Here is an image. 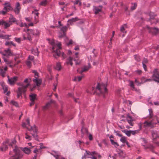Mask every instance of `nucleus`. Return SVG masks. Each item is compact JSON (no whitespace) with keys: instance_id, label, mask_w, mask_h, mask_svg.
<instances>
[{"instance_id":"44","label":"nucleus","mask_w":159,"mask_h":159,"mask_svg":"<svg viewBox=\"0 0 159 159\" xmlns=\"http://www.w3.org/2000/svg\"><path fill=\"white\" fill-rule=\"evenodd\" d=\"M76 58H75L74 59V61H75V63L76 65H77L79 64V62L78 61V59H76L78 58V57L77 56V55L78 54V52H75V53Z\"/></svg>"},{"instance_id":"12","label":"nucleus","mask_w":159,"mask_h":159,"mask_svg":"<svg viewBox=\"0 0 159 159\" xmlns=\"http://www.w3.org/2000/svg\"><path fill=\"white\" fill-rule=\"evenodd\" d=\"M3 57H8L12 55V52L9 48L5 49L2 52Z\"/></svg>"},{"instance_id":"5","label":"nucleus","mask_w":159,"mask_h":159,"mask_svg":"<svg viewBox=\"0 0 159 159\" xmlns=\"http://www.w3.org/2000/svg\"><path fill=\"white\" fill-rule=\"evenodd\" d=\"M27 33L26 34H23V40H28L30 41L32 40V36H38L40 34L39 31L36 29L33 30L28 29Z\"/></svg>"},{"instance_id":"64","label":"nucleus","mask_w":159,"mask_h":159,"mask_svg":"<svg viewBox=\"0 0 159 159\" xmlns=\"http://www.w3.org/2000/svg\"><path fill=\"white\" fill-rule=\"evenodd\" d=\"M148 62V60L147 59L144 58L143 62H142V64H146L147 62Z\"/></svg>"},{"instance_id":"23","label":"nucleus","mask_w":159,"mask_h":159,"mask_svg":"<svg viewBox=\"0 0 159 159\" xmlns=\"http://www.w3.org/2000/svg\"><path fill=\"white\" fill-rule=\"evenodd\" d=\"M64 41L66 45L68 46L73 43V41L72 39H70L69 41L68 38L66 37L64 38Z\"/></svg>"},{"instance_id":"6","label":"nucleus","mask_w":159,"mask_h":159,"mask_svg":"<svg viewBox=\"0 0 159 159\" xmlns=\"http://www.w3.org/2000/svg\"><path fill=\"white\" fill-rule=\"evenodd\" d=\"M4 5L5 6L3 8V10L0 12V14H2L3 15H5L9 11L12 9V8L9 2H5Z\"/></svg>"},{"instance_id":"31","label":"nucleus","mask_w":159,"mask_h":159,"mask_svg":"<svg viewBox=\"0 0 159 159\" xmlns=\"http://www.w3.org/2000/svg\"><path fill=\"white\" fill-rule=\"evenodd\" d=\"M5 45L6 46H10L11 45L15 47L16 45L11 41H6L5 43Z\"/></svg>"},{"instance_id":"19","label":"nucleus","mask_w":159,"mask_h":159,"mask_svg":"<svg viewBox=\"0 0 159 159\" xmlns=\"http://www.w3.org/2000/svg\"><path fill=\"white\" fill-rule=\"evenodd\" d=\"M78 20L77 17H75L74 18H72L71 19H69L67 21V26H69L70 25H73V23L77 21Z\"/></svg>"},{"instance_id":"25","label":"nucleus","mask_w":159,"mask_h":159,"mask_svg":"<svg viewBox=\"0 0 159 159\" xmlns=\"http://www.w3.org/2000/svg\"><path fill=\"white\" fill-rule=\"evenodd\" d=\"M152 135L153 141H154V140L156 139L159 138V136L157 134V131H153L152 132Z\"/></svg>"},{"instance_id":"58","label":"nucleus","mask_w":159,"mask_h":159,"mask_svg":"<svg viewBox=\"0 0 159 159\" xmlns=\"http://www.w3.org/2000/svg\"><path fill=\"white\" fill-rule=\"evenodd\" d=\"M34 57L32 56H29L28 57V60L31 61H32L34 60Z\"/></svg>"},{"instance_id":"18","label":"nucleus","mask_w":159,"mask_h":159,"mask_svg":"<svg viewBox=\"0 0 159 159\" xmlns=\"http://www.w3.org/2000/svg\"><path fill=\"white\" fill-rule=\"evenodd\" d=\"M30 79L29 80L28 79L26 78L24 80L23 83H18L17 84L18 85L20 86V87H22L23 85H25L28 84V86L26 87L27 88L30 85Z\"/></svg>"},{"instance_id":"11","label":"nucleus","mask_w":159,"mask_h":159,"mask_svg":"<svg viewBox=\"0 0 159 159\" xmlns=\"http://www.w3.org/2000/svg\"><path fill=\"white\" fill-rule=\"evenodd\" d=\"M152 77L154 78V81L159 83V72L157 69H155L153 71Z\"/></svg>"},{"instance_id":"21","label":"nucleus","mask_w":159,"mask_h":159,"mask_svg":"<svg viewBox=\"0 0 159 159\" xmlns=\"http://www.w3.org/2000/svg\"><path fill=\"white\" fill-rule=\"evenodd\" d=\"M68 28H69V27L66 25V26L62 27L61 28V30L62 32V34L61 35H59V38H61L62 37L65 36V32L66 31L67 29Z\"/></svg>"},{"instance_id":"27","label":"nucleus","mask_w":159,"mask_h":159,"mask_svg":"<svg viewBox=\"0 0 159 159\" xmlns=\"http://www.w3.org/2000/svg\"><path fill=\"white\" fill-rule=\"evenodd\" d=\"M8 21L11 25L13 23L16 21V20L13 16H11L9 18Z\"/></svg>"},{"instance_id":"37","label":"nucleus","mask_w":159,"mask_h":159,"mask_svg":"<svg viewBox=\"0 0 159 159\" xmlns=\"http://www.w3.org/2000/svg\"><path fill=\"white\" fill-rule=\"evenodd\" d=\"M129 85L133 89L132 90H135V91H136L137 89H135L134 87V82H133V81L130 80H129Z\"/></svg>"},{"instance_id":"34","label":"nucleus","mask_w":159,"mask_h":159,"mask_svg":"<svg viewBox=\"0 0 159 159\" xmlns=\"http://www.w3.org/2000/svg\"><path fill=\"white\" fill-rule=\"evenodd\" d=\"M110 141L111 144L113 145L115 147L117 148L119 146V145L116 142H115L112 139H110Z\"/></svg>"},{"instance_id":"47","label":"nucleus","mask_w":159,"mask_h":159,"mask_svg":"<svg viewBox=\"0 0 159 159\" xmlns=\"http://www.w3.org/2000/svg\"><path fill=\"white\" fill-rule=\"evenodd\" d=\"M137 6V4L135 3H134L132 4V6L131 7V10H134L136 8Z\"/></svg>"},{"instance_id":"52","label":"nucleus","mask_w":159,"mask_h":159,"mask_svg":"<svg viewBox=\"0 0 159 159\" xmlns=\"http://www.w3.org/2000/svg\"><path fill=\"white\" fill-rule=\"evenodd\" d=\"M25 138L26 139H28L29 140H30L31 139V137L30 136H29L28 135L27 133H26L25 134Z\"/></svg>"},{"instance_id":"22","label":"nucleus","mask_w":159,"mask_h":159,"mask_svg":"<svg viewBox=\"0 0 159 159\" xmlns=\"http://www.w3.org/2000/svg\"><path fill=\"white\" fill-rule=\"evenodd\" d=\"M102 7L100 6L99 7L94 6L93 10L94 11L95 13L97 14L101 11Z\"/></svg>"},{"instance_id":"51","label":"nucleus","mask_w":159,"mask_h":159,"mask_svg":"<svg viewBox=\"0 0 159 159\" xmlns=\"http://www.w3.org/2000/svg\"><path fill=\"white\" fill-rule=\"evenodd\" d=\"M19 26L21 27L24 26L27 27V25L26 23H23L22 22H21L20 23Z\"/></svg>"},{"instance_id":"15","label":"nucleus","mask_w":159,"mask_h":159,"mask_svg":"<svg viewBox=\"0 0 159 159\" xmlns=\"http://www.w3.org/2000/svg\"><path fill=\"white\" fill-rule=\"evenodd\" d=\"M3 25L4 26V28L6 29L9 27L11 25L8 21L7 22L3 20H0V25Z\"/></svg>"},{"instance_id":"50","label":"nucleus","mask_w":159,"mask_h":159,"mask_svg":"<svg viewBox=\"0 0 159 159\" xmlns=\"http://www.w3.org/2000/svg\"><path fill=\"white\" fill-rule=\"evenodd\" d=\"M11 103L13 105H14L16 107H17L18 106V103L14 101H11Z\"/></svg>"},{"instance_id":"45","label":"nucleus","mask_w":159,"mask_h":159,"mask_svg":"<svg viewBox=\"0 0 159 159\" xmlns=\"http://www.w3.org/2000/svg\"><path fill=\"white\" fill-rule=\"evenodd\" d=\"M139 130H131V134L133 135H135L136 134L139 133Z\"/></svg>"},{"instance_id":"53","label":"nucleus","mask_w":159,"mask_h":159,"mask_svg":"<svg viewBox=\"0 0 159 159\" xmlns=\"http://www.w3.org/2000/svg\"><path fill=\"white\" fill-rule=\"evenodd\" d=\"M26 64L29 67H30L31 64V61L28 60L26 62Z\"/></svg>"},{"instance_id":"55","label":"nucleus","mask_w":159,"mask_h":159,"mask_svg":"<svg viewBox=\"0 0 159 159\" xmlns=\"http://www.w3.org/2000/svg\"><path fill=\"white\" fill-rule=\"evenodd\" d=\"M149 16L150 17V19H154V14L152 12L150 13L149 14Z\"/></svg>"},{"instance_id":"35","label":"nucleus","mask_w":159,"mask_h":159,"mask_svg":"<svg viewBox=\"0 0 159 159\" xmlns=\"http://www.w3.org/2000/svg\"><path fill=\"white\" fill-rule=\"evenodd\" d=\"M11 35L0 34V38L5 39H9V37Z\"/></svg>"},{"instance_id":"2","label":"nucleus","mask_w":159,"mask_h":159,"mask_svg":"<svg viewBox=\"0 0 159 159\" xmlns=\"http://www.w3.org/2000/svg\"><path fill=\"white\" fill-rule=\"evenodd\" d=\"M107 85L105 84H100L98 83L97 86L95 88L92 87L91 91L87 90V92L89 94H94L96 93L99 92L100 94L104 98L107 94V90L106 88Z\"/></svg>"},{"instance_id":"17","label":"nucleus","mask_w":159,"mask_h":159,"mask_svg":"<svg viewBox=\"0 0 159 159\" xmlns=\"http://www.w3.org/2000/svg\"><path fill=\"white\" fill-rule=\"evenodd\" d=\"M56 159H66L64 157H61L60 154L58 152H53L51 153Z\"/></svg>"},{"instance_id":"1","label":"nucleus","mask_w":159,"mask_h":159,"mask_svg":"<svg viewBox=\"0 0 159 159\" xmlns=\"http://www.w3.org/2000/svg\"><path fill=\"white\" fill-rule=\"evenodd\" d=\"M16 143L15 139H7L3 143L2 146L0 148V150L2 151L7 150L8 148V145L13 148L14 154L11 156L9 159H21L23 157V155L20 151V147L16 146Z\"/></svg>"},{"instance_id":"48","label":"nucleus","mask_w":159,"mask_h":159,"mask_svg":"<svg viewBox=\"0 0 159 159\" xmlns=\"http://www.w3.org/2000/svg\"><path fill=\"white\" fill-rule=\"evenodd\" d=\"M127 121L129 124L131 126H133L134 125V123L133 122V120H129L128 119H127Z\"/></svg>"},{"instance_id":"42","label":"nucleus","mask_w":159,"mask_h":159,"mask_svg":"<svg viewBox=\"0 0 159 159\" xmlns=\"http://www.w3.org/2000/svg\"><path fill=\"white\" fill-rule=\"evenodd\" d=\"M51 102H48L45 106L43 107V109L44 110L47 109L50 106Z\"/></svg>"},{"instance_id":"30","label":"nucleus","mask_w":159,"mask_h":159,"mask_svg":"<svg viewBox=\"0 0 159 159\" xmlns=\"http://www.w3.org/2000/svg\"><path fill=\"white\" fill-rule=\"evenodd\" d=\"M88 65H89L88 66H84L82 68L80 72L81 73H82L83 72H84L85 71H86L88 70L90 67V64L89 63L88 64Z\"/></svg>"},{"instance_id":"38","label":"nucleus","mask_w":159,"mask_h":159,"mask_svg":"<svg viewBox=\"0 0 159 159\" xmlns=\"http://www.w3.org/2000/svg\"><path fill=\"white\" fill-rule=\"evenodd\" d=\"M148 111H149V114L150 115V117L151 119H157L156 117H153L152 116V109L151 108L149 109H148Z\"/></svg>"},{"instance_id":"63","label":"nucleus","mask_w":159,"mask_h":159,"mask_svg":"<svg viewBox=\"0 0 159 159\" xmlns=\"http://www.w3.org/2000/svg\"><path fill=\"white\" fill-rule=\"evenodd\" d=\"M0 84L1 85L2 88L5 86V83L3 82H2L0 83Z\"/></svg>"},{"instance_id":"36","label":"nucleus","mask_w":159,"mask_h":159,"mask_svg":"<svg viewBox=\"0 0 159 159\" xmlns=\"http://www.w3.org/2000/svg\"><path fill=\"white\" fill-rule=\"evenodd\" d=\"M31 52L34 55L38 56L39 55V52L37 48H36L35 49H32Z\"/></svg>"},{"instance_id":"8","label":"nucleus","mask_w":159,"mask_h":159,"mask_svg":"<svg viewBox=\"0 0 159 159\" xmlns=\"http://www.w3.org/2000/svg\"><path fill=\"white\" fill-rule=\"evenodd\" d=\"M32 72L34 74V78L33 80V82L35 83L37 86L41 84L42 81L40 79H38V73L35 70H33Z\"/></svg>"},{"instance_id":"57","label":"nucleus","mask_w":159,"mask_h":159,"mask_svg":"<svg viewBox=\"0 0 159 159\" xmlns=\"http://www.w3.org/2000/svg\"><path fill=\"white\" fill-rule=\"evenodd\" d=\"M2 88L4 90V93H6L7 91L8 87L7 86H6Z\"/></svg>"},{"instance_id":"10","label":"nucleus","mask_w":159,"mask_h":159,"mask_svg":"<svg viewBox=\"0 0 159 159\" xmlns=\"http://www.w3.org/2000/svg\"><path fill=\"white\" fill-rule=\"evenodd\" d=\"M154 119H151V121H145L144 122V127H153V125L154 124H156L157 123V122H158V121L157 120V122L154 121L153 120Z\"/></svg>"},{"instance_id":"41","label":"nucleus","mask_w":159,"mask_h":159,"mask_svg":"<svg viewBox=\"0 0 159 159\" xmlns=\"http://www.w3.org/2000/svg\"><path fill=\"white\" fill-rule=\"evenodd\" d=\"M73 59L72 57H69L68 59H67V64H70L71 66L72 65V61Z\"/></svg>"},{"instance_id":"16","label":"nucleus","mask_w":159,"mask_h":159,"mask_svg":"<svg viewBox=\"0 0 159 159\" xmlns=\"http://www.w3.org/2000/svg\"><path fill=\"white\" fill-rule=\"evenodd\" d=\"M8 83L10 85H14L16 82L17 80V77L16 76H14L12 78H9V76H8Z\"/></svg>"},{"instance_id":"49","label":"nucleus","mask_w":159,"mask_h":159,"mask_svg":"<svg viewBox=\"0 0 159 159\" xmlns=\"http://www.w3.org/2000/svg\"><path fill=\"white\" fill-rule=\"evenodd\" d=\"M77 142L79 144V147L80 148V149L82 150H83V149L82 148H81V144H82V143H84V142L83 141H81L80 140H79V141H77L76 142V143Z\"/></svg>"},{"instance_id":"29","label":"nucleus","mask_w":159,"mask_h":159,"mask_svg":"<svg viewBox=\"0 0 159 159\" xmlns=\"http://www.w3.org/2000/svg\"><path fill=\"white\" fill-rule=\"evenodd\" d=\"M35 11L37 12L38 11V10H37L36 9H35ZM35 16L34 17V20H35L34 23L35 24H36L38 22V15L39 14V13H38L37 12H36L35 13Z\"/></svg>"},{"instance_id":"3","label":"nucleus","mask_w":159,"mask_h":159,"mask_svg":"<svg viewBox=\"0 0 159 159\" xmlns=\"http://www.w3.org/2000/svg\"><path fill=\"white\" fill-rule=\"evenodd\" d=\"M26 121L27 123H22V126L24 128H26L30 132L33 131V133H31L32 135L36 140H38V135L37 134V129L36 128V126L34 125L33 126H30V120L28 119H26Z\"/></svg>"},{"instance_id":"56","label":"nucleus","mask_w":159,"mask_h":159,"mask_svg":"<svg viewBox=\"0 0 159 159\" xmlns=\"http://www.w3.org/2000/svg\"><path fill=\"white\" fill-rule=\"evenodd\" d=\"M25 19L28 22H30L32 21V19L30 17H26L25 18Z\"/></svg>"},{"instance_id":"24","label":"nucleus","mask_w":159,"mask_h":159,"mask_svg":"<svg viewBox=\"0 0 159 159\" xmlns=\"http://www.w3.org/2000/svg\"><path fill=\"white\" fill-rule=\"evenodd\" d=\"M20 148H21L20 151H21V150H22L25 154H29L31 150H30V149L28 148L25 147V148H23L20 147Z\"/></svg>"},{"instance_id":"59","label":"nucleus","mask_w":159,"mask_h":159,"mask_svg":"<svg viewBox=\"0 0 159 159\" xmlns=\"http://www.w3.org/2000/svg\"><path fill=\"white\" fill-rule=\"evenodd\" d=\"M115 133H116V135H117L118 136H119V137H121L122 136V135L120 133V132H119L118 131H115Z\"/></svg>"},{"instance_id":"60","label":"nucleus","mask_w":159,"mask_h":159,"mask_svg":"<svg viewBox=\"0 0 159 159\" xmlns=\"http://www.w3.org/2000/svg\"><path fill=\"white\" fill-rule=\"evenodd\" d=\"M147 148H149L150 150H152L153 149V146L152 145H150L148 146Z\"/></svg>"},{"instance_id":"28","label":"nucleus","mask_w":159,"mask_h":159,"mask_svg":"<svg viewBox=\"0 0 159 159\" xmlns=\"http://www.w3.org/2000/svg\"><path fill=\"white\" fill-rule=\"evenodd\" d=\"M3 58L4 61L7 64H10L11 63V61L10 60L8 57H3Z\"/></svg>"},{"instance_id":"20","label":"nucleus","mask_w":159,"mask_h":159,"mask_svg":"<svg viewBox=\"0 0 159 159\" xmlns=\"http://www.w3.org/2000/svg\"><path fill=\"white\" fill-rule=\"evenodd\" d=\"M7 66H5L4 68H0V73L3 77L5 76L6 71L7 70Z\"/></svg>"},{"instance_id":"43","label":"nucleus","mask_w":159,"mask_h":159,"mask_svg":"<svg viewBox=\"0 0 159 159\" xmlns=\"http://www.w3.org/2000/svg\"><path fill=\"white\" fill-rule=\"evenodd\" d=\"M82 77V76L75 77L73 79V80L75 81H79L81 80Z\"/></svg>"},{"instance_id":"4","label":"nucleus","mask_w":159,"mask_h":159,"mask_svg":"<svg viewBox=\"0 0 159 159\" xmlns=\"http://www.w3.org/2000/svg\"><path fill=\"white\" fill-rule=\"evenodd\" d=\"M50 43L51 45L53 46L52 48V51L54 52L55 51V54H56L57 56L59 57L61 56L62 59H64L66 57V54L63 52H61L60 51V49L61 48V44L60 42H59L57 43V48L56 49H55V46H54V41L52 40Z\"/></svg>"},{"instance_id":"7","label":"nucleus","mask_w":159,"mask_h":159,"mask_svg":"<svg viewBox=\"0 0 159 159\" xmlns=\"http://www.w3.org/2000/svg\"><path fill=\"white\" fill-rule=\"evenodd\" d=\"M96 152L95 151L90 152L89 151L85 150V152L84 155L82 157V158H92L93 157H95L93 156L94 155L96 154Z\"/></svg>"},{"instance_id":"61","label":"nucleus","mask_w":159,"mask_h":159,"mask_svg":"<svg viewBox=\"0 0 159 159\" xmlns=\"http://www.w3.org/2000/svg\"><path fill=\"white\" fill-rule=\"evenodd\" d=\"M145 79L144 77H143L141 79V83H143L145 82Z\"/></svg>"},{"instance_id":"54","label":"nucleus","mask_w":159,"mask_h":159,"mask_svg":"<svg viewBox=\"0 0 159 159\" xmlns=\"http://www.w3.org/2000/svg\"><path fill=\"white\" fill-rule=\"evenodd\" d=\"M15 40L18 43H20L21 39L20 38L15 37L14 38Z\"/></svg>"},{"instance_id":"46","label":"nucleus","mask_w":159,"mask_h":159,"mask_svg":"<svg viewBox=\"0 0 159 159\" xmlns=\"http://www.w3.org/2000/svg\"><path fill=\"white\" fill-rule=\"evenodd\" d=\"M120 140L123 143H125V142L127 141L126 138L124 136H122L120 139Z\"/></svg>"},{"instance_id":"62","label":"nucleus","mask_w":159,"mask_h":159,"mask_svg":"<svg viewBox=\"0 0 159 159\" xmlns=\"http://www.w3.org/2000/svg\"><path fill=\"white\" fill-rule=\"evenodd\" d=\"M138 125L139 126V128L138 130H139V131L142 129V123H138Z\"/></svg>"},{"instance_id":"39","label":"nucleus","mask_w":159,"mask_h":159,"mask_svg":"<svg viewBox=\"0 0 159 159\" xmlns=\"http://www.w3.org/2000/svg\"><path fill=\"white\" fill-rule=\"evenodd\" d=\"M47 3V0H43L39 4V5L45 6Z\"/></svg>"},{"instance_id":"14","label":"nucleus","mask_w":159,"mask_h":159,"mask_svg":"<svg viewBox=\"0 0 159 159\" xmlns=\"http://www.w3.org/2000/svg\"><path fill=\"white\" fill-rule=\"evenodd\" d=\"M146 27L149 33L153 34L157 33L158 31V29L156 28H150L148 26H147Z\"/></svg>"},{"instance_id":"32","label":"nucleus","mask_w":159,"mask_h":159,"mask_svg":"<svg viewBox=\"0 0 159 159\" xmlns=\"http://www.w3.org/2000/svg\"><path fill=\"white\" fill-rule=\"evenodd\" d=\"M122 131L124 133L128 136L130 137L131 136V130H128L126 129H125L122 130Z\"/></svg>"},{"instance_id":"13","label":"nucleus","mask_w":159,"mask_h":159,"mask_svg":"<svg viewBox=\"0 0 159 159\" xmlns=\"http://www.w3.org/2000/svg\"><path fill=\"white\" fill-rule=\"evenodd\" d=\"M21 7L20 3L19 2H17L15 5L14 11L16 14H18L19 13Z\"/></svg>"},{"instance_id":"33","label":"nucleus","mask_w":159,"mask_h":159,"mask_svg":"<svg viewBox=\"0 0 159 159\" xmlns=\"http://www.w3.org/2000/svg\"><path fill=\"white\" fill-rule=\"evenodd\" d=\"M61 68V63L59 62L57 63L55 67V69L58 70H60Z\"/></svg>"},{"instance_id":"40","label":"nucleus","mask_w":159,"mask_h":159,"mask_svg":"<svg viewBox=\"0 0 159 159\" xmlns=\"http://www.w3.org/2000/svg\"><path fill=\"white\" fill-rule=\"evenodd\" d=\"M127 25L126 24H125L123 25H122L120 29V30L121 32H122L123 33L124 32H126V31H125V28H126Z\"/></svg>"},{"instance_id":"9","label":"nucleus","mask_w":159,"mask_h":159,"mask_svg":"<svg viewBox=\"0 0 159 159\" xmlns=\"http://www.w3.org/2000/svg\"><path fill=\"white\" fill-rule=\"evenodd\" d=\"M28 84L26 85H23L22 87H20L18 88V90L17 92V97L18 98L21 96L22 93H25L26 91V87L28 86Z\"/></svg>"},{"instance_id":"26","label":"nucleus","mask_w":159,"mask_h":159,"mask_svg":"<svg viewBox=\"0 0 159 159\" xmlns=\"http://www.w3.org/2000/svg\"><path fill=\"white\" fill-rule=\"evenodd\" d=\"M36 94L34 93H31L29 95L30 99V101H34L37 100Z\"/></svg>"}]
</instances>
